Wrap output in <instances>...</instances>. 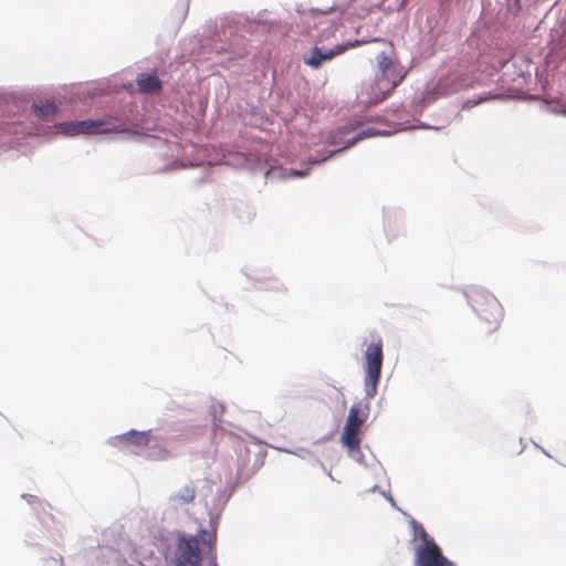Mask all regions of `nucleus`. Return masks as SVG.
Returning <instances> with one entry per match:
<instances>
[{
	"instance_id": "1",
	"label": "nucleus",
	"mask_w": 566,
	"mask_h": 566,
	"mask_svg": "<svg viewBox=\"0 0 566 566\" xmlns=\"http://www.w3.org/2000/svg\"><path fill=\"white\" fill-rule=\"evenodd\" d=\"M377 46L374 53L377 57V72L375 82L367 91L370 104H378L386 99L391 92L402 82L405 73L402 72L399 62L394 59V45L382 39H375L371 41Z\"/></svg>"
},
{
	"instance_id": "2",
	"label": "nucleus",
	"mask_w": 566,
	"mask_h": 566,
	"mask_svg": "<svg viewBox=\"0 0 566 566\" xmlns=\"http://www.w3.org/2000/svg\"><path fill=\"white\" fill-rule=\"evenodd\" d=\"M216 532L200 530L197 535L179 534L176 544V566H218Z\"/></svg>"
},
{
	"instance_id": "3",
	"label": "nucleus",
	"mask_w": 566,
	"mask_h": 566,
	"mask_svg": "<svg viewBox=\"0 0 566 566\" xmlns=\"http://www.w3.org/2000/svg\"><path fill=\"white\" fill-rule=\"evenodd\" d=\"M468 300L478 316L488 324L489 332L496 331L503 318V308L494 295L481 287H472Z\"/></svg>"
},
{
	"instance_id": "4",
	"label": "nucleus",
	"mask_w": 566,
	"mask_h": 566,
	"mask_svg": "<svg viewBox=\"0 0 566 566\" xmlns=\"http://www.w3.org/2000/svg\"><path fill=\"white\" fill-rule=\"evenodd\" d=\"M382 340L378 337L365 350V391L374 397L380 379L382 367Z\"/></svg>"
},
{
	"instance_id": "5",
	"label": "nucleus",
	"mask_w": 566,
	"mask_h": 566,
	"mask_svg": "<svg viewBox=\"0 0 566 566\" xmlns=\"http://www.w3.org/2000/svg\"><path fill=\"white\" fill-rule=\"evenodd\" d=\"M60 129L69 136L75 135H94V134H109L115 132L114 124L104 120H81L60 124Z\"/></svg>"
},
{
	"instance_id": "6",
	"label": "nucleus",
	"mask_w": 566,
	"mask_h": 566,
	"mask_svg": "<svg viewBox=\"0 0 566 566\" xmlns=\"http://www.w3.org/2000/svg\"><path fill=\"white\" fill-rule=\"evenodd\" d=\"M415 562L417 566H455L447 558L439 545L433 542L427 545H417L415 548Z\"/></svg>"
},
{
	"instance_id": "7",
	"label": "nucleus",
	"mask_w": 566,
	"mask_h": 566,
	"mask_svg": "<svg viewBox=\"0 0 566 566\" xmlns=\"http://www.w3.org/2000/svg\"><path fill=\"white\" fill-rule=\"evenodd\" d=\"M465 81L458 74L451 73L444 77H441L437 84V91L439 94L448 95L458 92L465 86Z\"/></svg>"
},
{
	"instance_id": "8",
	"label": "nucleus",
	"mask_w": 566,
	"mask_h": 566,
	"mask_svg": "<svg viewBox=\"0 0 566 566\" xmlns=\"http://www.w3.org/2000/svg\"><path fill=\"white\" fill-rule=\"evenodd\" d=\"M345 48L337 46L334 50L323 52L319 48H314L310 57L304 59V62L312 67H319L323 62L331 60L337 54L344 52Z\"/></svg>"
},
{
	"instance_id": "9",
	"label": "nucleus",
	"mask_w": 566,
	"mask_h": 566,
	"mask_svg": "<svg viewBox=\"0 0 566 566\" xmlns=\"http://www.w3.org/2000/svg\"><path fill=\"white\" fill-rule=\"evenodd\" d=\"M137 85L143 93H156L161 88V82L155 74H140L137 78Z\"/></svg>"
},
{
	"instance_id": "10",
	"label": "nucleus",
	"mask_w": 566,
	"mask_h": 566,
	"mask_svg": "<svg viewBox=\"0 0 566 566\" xmlns=\"http://www.w3.org/2000/svg\"><path fill=\"white\" fill-rule=\"evenodd\" d=\"M122 441L135 444L137 447H146L150 440V431H135L132 430L127 433H124L119 437Z\"/></svg>"
},
{
	"instance_id": "11",
	"label": "nucleus",
	"mask_w": 566,
	"mask_h": 566,
	"mask_svg": "<svg viewBox=\"0 0 566 566\" xmlns=\"http://www.w3.org/2000/svg\"><path fill=\"white\" fill-rule=\"evenodd\" d=\"M366 420V415H361V411L358 407L353 406L349 409L345 427L346 429L359 431L360 427Z\"/></svg>"
},
{
	"instance_id": "12",
	"label": "nucleus",
	"mask_w": 566,
	"mask_h": 566,
	"mask_svg": "<svg viewBox=\"0 0 566 566\" xmlns=\"http://www.w3.org/2000/svg\"><path fill=\"white\" fill-rule=\"evenodd\" d=\"M409 524L411 526L412 533H413V541H419L420 543L418 545H427L429 543H433L434 539L427 533L423 525L416 521L415 518H411L409 521Z\"/></svg>"
},
{
	"instance_id": "13",
	"label": "nucleus",
	"mask_w": 566,
	"mask_h": 566,
	"mask_svg": "<svg viewBox=\"0 0 566 566\" xmlns=\"http://www.w3.org/2000/svg\"><path fill=\"white\" fill-rule=\"evenodd\" d=\"M196 497V490L192 485H185L178 492L171 495V501L185 505L192 503Z\"/></svg>"
},
{
	"instance_id": "14",
	"label": "nucleus",
	"mask_w": 566,
	"mask_h": 566,
	"mask_svg": "<svg viewBox=\"0 0 566 566\" xmlns=\"http://www.w3.org/2000/svg\"><path fill=\"white\" fill-rule=\"evenodd\" d=\"M340 440L342 443L350 451L359 449V431L344 428Z\"/></svg>"
},
{
	"instance_id": "15",
	"label": "nucleus",
	"mask_w": 566,
	"mask_h": 566,
	"mask_svg": "<svg viewBox=\"0 0 566 566\" xmlns=\"http://www.w3.org/2000/svg\"><path fill=\"white\" fill-rule=\"evenodd\" d=\"M34 112L39 117L48 118L56 113V106L53 103L46 102L41 105H33Z\"/></svg>"
},
{
	"instance_id": "16",
	"label": "nucleus",
	"mask_w": 566,
	"mask_h": 566,
	"mask_svg": "<svg viewBox=\"0 0 566 566\" xmlns=\"http://www.w3.org/2000/svg\"><path fill=\"white\" fill-rule=\"evenodd\" d=\"M369 136H373V133L370 130L360 132L355 137H353V139L349 143V145H354L356 142H358V140H360V139H363L365 137H369Z\"/></svg>"
},
{
	"instance_id": "17",
	"label": "nucleus",
	"mask_w": 566,
	"mask_h": 566,
	"mask_svg": "<svg viewBox=\"0 0 566 566\" xmlns=\"http://www.w3.org/2000/svg\"><path fill=\"white\" fill-rule=\"evenodd\" d=\"M506 6L510 10L520 11L521 2L520 0H506Z\"/></svg>"
},
{
	"instance_id": "18",
	"label": "nucleus",
	"mask_w": 566,
	"mask_h": 566,
	"mask_svg": "<svg viewBox=\"0 0 566 566\" xmlns=\"http://www.w3.org/2000/svg\"><path fill=\"white\" fill-rule=\"evenodd\" d=\"M360 43H361V42H359V41H355L354 43H350L349 45H350L352 48H354V46H356V45H359Z\"/></svg>"
},
{
	"instance_id": "19",
	"label": "nucleus",
	"mask_w": 566,
	"mask_h": 566,
	"mask_svg": "<svg viewBox=\"0 0 566 566\" xmlns=\"http://www.w3.org/2000/svg\"><path fill=\"white\" fill-rule=\"evenodd\" d=\"M293 175H294V176H303L304 174H303V172H301V171H293Z\"/></svg>"
}]
</instances>
